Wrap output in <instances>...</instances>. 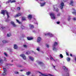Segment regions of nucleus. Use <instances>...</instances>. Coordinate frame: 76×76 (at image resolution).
<instances>
[{
	"instance_id": "1",
	"label": "nucleus",
	"mask_w": 76,
	"mask_h": 76,
	"mask_svg": "<svg viewBox=\"0 0 76 76\" xmlns=\"http://www.w3.org/2000/svg\"><path fill=\"white\" fill-rule=\"evenodd\" d=\"M5 13H6L7 15V18H9V14H8L7 11L6 10H4L2 11V12H1V13L2 14H3V15H5Z\"/></svg>"
},
{
	"instance_id": "2",
	"label": "nucleus",
	"mask_w": 76,
	"mask_h": 76,
	"mask_svg": "<svg viewBox=\"0 0 76 76\" xmlns=\"http://www.w3.org/2000/svg\"><path fill=\"white\" fill-rule=\"evenodd\" d=\"M50 15L52 19H55V14L54 13H51L50 14Z\"/></svg>"
},
{
	"instance_id": "3",
	"label": "nucleus",
	"mask_w": 76,
	"mask_h": 76,
	"mask_svg": "<svg viewBox=\"0 0 76 76\" xmlns=\"http://www.w3.org/2000/svg\"><path fill=\"white\" fill-rule=\"evenodd\" d=\"M16 1L15 0H9L8 1H7L6 3L7 4V3H16Z\"/></svg>"
},
{
	"instance_id": "4",
	"label": "nucleus",
	"mask_w": 76,
	"mask_h": 76,
	"mask_svg": "<svg viewBox=\"0 0 76 76\" xmlns=\"http://www.w3.org/2000/svg\"><path fill=\"white\" fill-rule=\"evenodd\" d=\"M57 5H54V10H55L56 12H58L59 11V10H58V9L57 8Z\"/></svg>"
},
{
	"instance_id": "5",
	"label": "nucleus",
	"mask_w": 76,
	"mask_h": 76,
	"mask_svg": "<svg viewBox=\"0 0 76 76\" xmlns=\"http://www.w3.org/2000/svg\"><path fill=\"white\" fill-rule=\"evenodd\" d=\"M64 3L62 2L61 3L60 5V7L61 8V9H63V7L64 6Z\"/></svg>"
},
{
	"instance_id": "6",
	"label": "nucleus",
	"mask_w": 76,
	"mask_h": 76,
	"mask_svg": "<svg viewBox=\"0 0 76 76\" xmlns=\"http://www.w3.org/2000/svg\"><path fill=\"white\" fill-rule=\"evenodd\" d=\"M20 56L21 57H22L23 59V60H26V56H25V55L24 54H22L20 55Z\"/></svg>"
},
{
	"instance_id": "7",
	"label": "nucleus",
	"mask_w": 76,
	"mask_h": 76,
	"mask_svg": "<svg viewBox=\"0 0 76 76\" xmlns=\"http://www.w3.org/2000/svg\"><path fill=\"white\" fill-rule=\"evenodd\" d=\"M11 23L13 27H16V25L15 23L13 21H11Z\"/></svg>"
},
{
	"instance_id": "8",
	"label": "nucleus",
	"mask_w": 76,
	"mask_h": 76,
	"mask_svg": "<svg viewBox=\"0 0 76 76\" xmlns=\"http://www.w3.org/2000/svg\"><path fill=\"white\" fill-rule=\"evenodd\" d=\"M49 35L51 37H53V35L51 33H49L47 34H45V35Z\"/></svg>"
},
{
	"instance_id": "9",
	"label": "nucleus",
	"mask_w": 76,
	"mask_h": 76,
	"mask_svg": "<svg viewBox=\"0 0 76 76\" xmlns=\"http://www.w3.org/2000/svg\"><path fill=\"white\" fill-rule=\"evenodd\" d=\"M72 11L73 12H72V14L73 15H76V11L74 9H73Z\"/></svg>"
},
{
	"instance_id": "10",
	"label": "nucleus",
	"mask_w": 76,
	"mask_h": 76,
	"mask_svg": "<svg viewBox=\"0 0 76 76\" xmlns=\"http://www.w3.org/2000/svg\"><path fill=\"white\" fill-rule=\"evenodd\" d=\"M41 38L40 37H38L37 38V42H39L41 41Z\"/></svg>"
},
{
	"instance_id": "11",
	"label": "nucleus",
	"mask_w": 76,
	"mask_h": 76,
	"mask_svg": "<svg viewBox=\"0 0 76 76\" xmlns=\"http://www.w3.org/2000/svg\"><path fill=\"white\" fill-rule=\"evenodd\" d=\"M52 49L53 51H57V49L56 48V46H52Z\"/></svg>"
},
{
	"instance_id": "12",
	"label": "nucleus",
	"mask_w": 76,
	"mask_h": 76,
	"mask_svg": "<svg viewBox=\"0 0 76 76\" xmlns=\"http://www.w3.org/2000/svg\"><path fill=\"white\" fill-rule=\"evenodd\" d=\"M45 3H46V2H44V3H40V6L41 7H42L44 6H45Z\"/></svg>"
},
{
	"instance_id": "13",
	"label": "nucleus",
	"mask_w": 76,
	"mask_h": 76,
	"mask_svg": "<svg viewBox=\"0 0 76 76\" xmlns=\"http://www.w3.org/2000/svg\"><path fill=\"white\" fill-rule=\"evenodd\" d=\"M29 26L30 27V29H33L34 28V25L32 24H29Z\"/></svg>"
},
{
	"instance_id": "14",
	"label": "nucleus",
	"mask_w": 76,
	"mask_h": 76,
	"mask_svg": "<svg viewBox=\"0 0 76 76\" xmlns=\"http://www.w3.org/2000/svg\"><path fill=\"white\" fill-rule=\"evenodd\" d=\"M58 42H55L54 43L53 46L54 47H56V46H57V45H58Z\"/></svg>"
},
{
	"instance_id": "15",
	"label": "nucleus",
	"mask_w": 76,
	"mask_h": 76,
	"mask_svg": "<svg viewBox=\"0 0 76 76\" xmlns=\"http://www.w3.org/2000/svg\"><path fill=\"white\" fill-rule=\"evenodd\" d=\"M21 15V13H19L18 14H17L15 15V18H17V17H18L19 16H20Z\"/></svg>"
},
{
	"instance_id": "16",
	"label": "nucleus",
	"mask_w": 76,
	"mask_h": 76,
	"mask_svg": "<svg viewBox=\"0 0 76 76\" xmlns=\"http://www.w3.org/2000/svg\"><path fill=\"white\" fill-rule=\"evenodd\" d=\"M13 46V48L14 49H17V48H18V46L17 45L14 44V45Z\"/></svg>"
},
{
	"instance_id": "17",
	"label": "nucleus",
	"mask_w": 76,
	"mask_h": 76,
	"mask_svg": "<svg viewBox=\"0 0 76 76\" xmlns=\"http://www.w3.org/2000/svg\"><path fill=\"white\" fill-rule=\"evenodd\" d=\"M2 42L4 44H5V43H7L8 42H9V41H6L5 40H3L2 41Z\"/></svg>"
},
{
	"instance_id": "18",
	"label": "nucleus",
	"mask_w": 76,
	"mask_h": 76,
	"mask_svg": "<svg viewBox=\"0 0 76 76\" xmlns=\"http://www.w3.org/2000/svg\"><path fill=\"white\" fill-rule=\"evenodd\" d=\"M32 16L31 15H29L28 16V18L29 20H31V19L32 18Z\"/></svg>"
},
{
	"instance_id": "19",
	"label": "nucleus",
	"mask_w": 76,
	"mask_h": 76,
	"mask_svg": "<svg viewBox=\"0 0 76 76\" xmlns=\"http://www.w3.org/2000/svg\"><path fill=\"white\" fill-rule=\"evenodd\" d=\"M28 40H32L33 39V37H27Z\"/></svg>"
},
{
	"instance_id": "20",
	"label": "nucleus",
	"mask_w": 76,
	"mask_h": 76,
	"mask_svg": "<svg viewBox=\"0 0 76 76\" xmlns=\"http://www.w3.org/2000/svg\"><path fill=\"white\" fill-rule=\"evenodd\" d=\"M3 61L2 59L0 57V63L1 64H3Z\"/></svg>"
},
{
	"instance_id": "21",
	"label": "nucleus",
	"mask_w": 76,
	"mask_h": 76,
	"mask_svg": "<svg viewBox=\"0 0 76 76\" xmlns=\"http://www.w3.org/2000/svg\"><path fill=\"white\" fill-rule=\"evenodd\" d=\"M11 35V33H8L7 34V37H10Z\"/></svg>"
},
{
	"instance_id": "22",
	"label": "nucleus",
	"mask_w": 76,
	"mask_h": 76,
	"mask_svg": "<svg viewBox=\"0 0 76 76\" xmlns=\"http://www.w3.org/2000/svg\"><path fill=\"white\" fill-rule=\"evenodd\" d=\"M70 5L71 6H73V1H71L70 3Z\"/></svg>"
},
{
	"instance_id": "23",
	"label": "nucleus",
	"mask_w": 76,
	"mask_h": 76,
	"mask_svg": "<svg viewBox=\"0 0 76 76\" xmlns=\"http://www.w3.org/2000/svg\"><path fill=\"white\" fill-rule=\"evenodd\" d=\"M29 59L31 60V61H34V58L31 57V56H30L29 57Z\"/></svg>"
},
{
	"instance_id": "24",
	"label": "nucleus",
	"mask_w": 76,
	"mask_h": 76,
	"mask_svg": "<svg viewBox=\"0 0 76 76\" xmlns=\"http://www.w3.org/2000/svg\"><path fill=\"white\" fill-rule=\"evenodd\" d=\"M63 69L65 70V71H67V70H68L67 69H66V68L65 66H63Z\"/></svg>"
},
{
	"instance_id": "25",
	"label": "nucleus",
	"mask_w": 76,
	"mask_h": 76,
	"mask_svg": "<svg viewBox=\"0 0 76 76\" xmlns=\"http://www.w3.org/2000/svg\"><path fill=\"white\" fill-rule=\"evenodd\" d=\"M30 74H31V72H26V75H29Z\"/></svg>"
},
{
	"instance_id": "26",
	"label": "nucleus",
	"mask_w": 76,
	"mask_h": 76,
	"mask_svg": "<svg viewBox=\"0 0 76 76\" xmlns=\"http://www.w3.org/2000/svg\"><path fill=\"white\" fill-rule=\"evenodd\" d=\"M16 21H17V23H19V24H21V22H20L19 20L16 19Z\"/></svg>"
},
{
	"instance_id": "27",
	"label": "nucleus",
	"mask_w": 76,
	"mask_h": 76,
	"mask_svg": "<svg viewBox=\"0 0 76 76\" xmlns=\"http://www.w3.org/2000/svg\"><path fill=\"white\" fill-rule=\"evenodd\" d=\"M36 50H37L38 51H40V48L37 47L36 49Z\"/></svg>"
},
{
	"instance_id": "28",
	"label": "nucleus",
	"mask_w": 76,
	"mask_h": 76,
	"mask_svg": "<svg viewBox=\"0 0 76 76\" xmlns=\"http://www.w3.org/2000/svg\"><path fill=\"white\" fill-rule=\"evenodd\" d=\"M66 60L68 61H69L70 60V58L68 57L66 58Z\"/></svg>"
},
{
	"instance_id": "29",
	"label": "nucleus",
	"mask_w": 76,
	"mask_h": 76,
	"mask_svg": "<svg viewBox=\"0 0 76 76\" xmlns=\"http://www.w3.org/2000/svg\"><path fill=\"white\" fill-rule=\"evenodd\" d=\"M38 64H43L42 62L40 61H38Z\"/></svg>"
},
{
	"instance_id": "30",
	"label": "nucleus",
	"mask_w": 76,
	"mask_h": 76,
	"mask_svg": "<svg viewBox=\"0 0 76 76\" xmlns=\"http://www.w3.org/2000/svg\"><path fill=\"white\" fill-rule=\"evenodd\" d=\"M59 57H61V58H63V55H62V54H60L59 56Z\"/></svg>"
},
{
	"instance_id": "31",
	"label": "nucleus",
	"mask_w": 76,
	"mask_h": 76,
	"mask_svg": "<svg viewBox=\"0 0 76 76\" xmlns=\"http://www.w3.org/2000/svg\"><path fill=\"white\" fill-rule=\"evenodd\" d=\"M21 28L22 29H25V27H24L23 26H21Z\"/></svg>"
},
{
	"instance_id": "32",
	"label": "nucleus",
	"mask_w": 76,
	"mask_h": 76,
	"mask_svg": "<svg viewBox=\"0 0 76 76\" xmlns=\"http://www.w3.org/2000/svg\"><path fill=\"white\" fill-rule=\"evenodd\" d=\"M61 15V13H58L57 14V16H60Z\"/></svg>"
},
{
	"instance_id": "33",
	"label": "nucleus",
	"mask_w": 76,
	"mask_h": 76,
	"mask_svg": "<svg viewBox=\"0 0 76 76\" xmlns=\"http://www.w3.org/2000/svg\"><path fill=\"white\" fill-rule=\"evenodd\" d=\"M3 75V76H5V75H6V72H4Z\"/></svg>"
},
{
	"instance_id": "34",
	"label": "nucleus",
	"mask_w": 76,
	"mask_h": 76,
	"mask_svg": "<svg viewBox=\"0 0 76 76\" xmlns=\"http://www.w3.org/2000/svg\"><path fill=\"white\" fill-rule=\"evenodd\" d=\"M3 70H4V72H6V68H4Z\"/></svg>"
},
{
	"instance_id": "35",
	"label": "nucleus",
	"mask_w": 76,
	"mask_h": 76,
	"mask_svg": "<svg viewBox=\"0 0 76 76\" xmlns=\"http://www.w3.org/2000/svg\"><path fill=\"white\" fill-rule=\"evenodd\" d=\"M20 7H18L17 8V10H20Z\"/></svg>"
},
{
	"instance_id": "36",
	"label": "nucleus",
	"mask_w": 76,
	"mask_h": 76,
	"mask_svg": "<svg viewBox=\"0 0 76 76\" xmlns=\"http://www.w3.org/2000/svg\"><path fill=\"white\" fill-rule=\"evenodd\" d=\"M23 47H24V48H27V46L26 45H23Z\"/></svg>"
},
{
	"instance_id": "37",
	"label": "nucleus",
	"mask_w": 76,
	"mask_h": 76,
	"mask_svg": "<svg viewBox=\"0 0 76 76\" xmlns=\"http://www.w3.org/2000/svg\"><path fill=\"white\" fill-rule=\"evenodd\" d=\"M4 55H5V56H7V53H4Z\"/></svg>"
},
{
	"instance_id": "38",
	"label": "nucleus",
	"mask_w": 76,
	"mask_h": 76,
	"mask_svg": "<svg viewBox=\"0 0 76 76\" xmlns=\"http://www.w3.org/2000/svg\"><path fill=\"white\" fill-rule=\"evenodd\" d=\"M22 20H25V18L24 17H22Z\"/></svg>"
},
{
	"instance_id": "39",
	"label": "nucleus",
	"mask_w": 76,
	"mask_h": 76,
	"mask_svg": "<svg viewBox=\"0 0 76 76\" xmlns=\"http://www.w3.org/2000/svg\"><path fill=\"white\" fill-rule=\"evenodd\" d=\"M49 47H50L49 45H46V47H47V48H49Z\"/></svg>"
},
{
	"instance_id": "40",
	"label": "nucleus",
	"mask_w": 76,
	"mask_h": 76,
	"mask_svg": "<svg viewBox=\"0 0 76 76\" xmlns=\"http://www.w3.org/2000/svg\"><path fill=\"white\" fill-rule=\"evenodd\" d=\"M15 74H18L19 73V72H15Z\"/></svg>"
},
{
	"instance_id": "41",
	"label": "nucleus",
	"mask_w": 76,
	"mask_h": 76,
	"mask_svg": "<svg viewBox=\"0 0 76 76\" xmlns=\"http://www.w3.org/2000/svg\"><path fill=\"white\" fill-rule=\"evenodd\" d=\"M50 60H53L54 58H53V57H51L50 58Z\"/></svg>"
},
{
	"instance_id": "42",
	"label": "nucleus",
	"mask_w": 76,
	"mask_h": 76,
	"mask_svg": "<svg viewBox=\"0 0 76 76\" xmlns=\"http://www.w3.org/2000/svg\"><path fill=\"white\" fill-rule=\"evenodd\" d=\"M19 67H23V66H22V65H19Z\"/></svg>"
},
{
	"instance_id": "43",
	"label": "nucleus",
	"mask_w": 76,
	"mask_h": 76,
	"mask_svg": "<svg viewBox=\"0 0 76 76\" xmlns=\"http://www.w3.org/2000/svg\"><path fill=\"white\" fill-rule=\"evenodd\" d=\"M29 52H27L26 53V54L28 55L29 54Z\"/></svg>"
},
{
	"instance_id": "44",
	"label": "nucleus",
	"mask_w": 76,
	"mask_h": 76,
	"mask_svg": "<svg viewBox=\"0 0 76 76\" xmlns=\"http://www.w3.org/2000/svg\"><path fill=\"white\" fill-rule=\"evenodd\" d=\"M66 56H69V54L68 53H67V52H66Z\"/></svg>"
},
{
	"instance_id": "45",
	"label": "nucleus",
	"mask_w": 76,
	"mask_h": 76,
	"mask_svg": "<svg viewBox=\"0 0 76 76\" xmlns=\"http://www.w3.org/2000/svg\"><path fill=\"white\" fill-rule=\"evenodd\" d=\"M73 20H76V18H73Z\"/></svg>"
},
{
	"instance_id": "46",
	"label": "nucleus",
	"mask_w": 76,
	"mask_h": 76,
	"mask_svg": "<svg viewBox=\"0 0 76 76\" xmlns=\"http://www.w3.org/2000/svg\"><path fill=\"white\" fill-rule=\"evenodd\" d=\"M56 23H57V24H59V23H60V22H56Z\"/></svg>"
},
{
	"instance_id": "47",
	"label": "nucleus",
	"mask_w": 76,
	"mask_h": 76,
	"mask_svg": "<svg viewBox=\"0 0 76 76\" xmlns=\"http://www.w3.org/2000/svg\"><path fill=\"white\" fill-rule=\"evenodd\" d=\"M1 28H2V29H4V27H1Z\"/></svg>"
},
{
	"instance_id": "48",
	"label": "nucleus",
	"mask_w": 76,
	"mask_h": 76,
	"mask_svg": "<svg viewBox=\"0 0 76 76\" xmlns=\"http://www.w3.org/2000/svg\"><path fill=\"white\" fill-rule=\"evenodd\" d=\"M4 60L5 61H6V58H4Z\"/></svg>"
},
{
	"instance_id": "49",
	"label": "nucleus",
	"mask_w": 76,
	"mask_h": 76,
	"mask_svg": "<svg viewBox=\"0 0 76 76\" xmlns=\"http://www.w3.org/2000/svg\"><path fill=\"white\" fill-rule=\"evenodd\" d=\"M69 73H67L66 76H69Z\"/></svg>"
},
{
	"instance_id": "50",
	"label": "nucleus",
	"mask_w": 76,
	"mask_h": 76,
	"mask_svg": "<svg viewBox=\"0 0 76 76\" xmlns=\"http://www.w3.org/2000/svg\"><path fill=\"white\" fill-rule=\"evenodd\" d=\"M68 20H70V18H68Z\"/></svg>"
},
{
	"instance_id": "51",
	"label": "nucleus",
	"mask_w": 76,
	"mask_h": 76,
	"mask_svg": "<svg viewBox=\"0 0 76 76\" xmlns=\"http://www.w3.org/2000/svg\"><path fill=\"white\" fill-rule=\"evenodd\" d=\"M70 56L71 57H72V54L70 53Z\"/></svg>"
},
{
	"instance_id": "52",
	"label": "nucleus",
	"mask_w": 76,
	"mask_h": 76,
	"mask_svg": "<svg viewBox=\"0 0 76 76\" xmlns=\"http://www.w3.org/2000/svg\"><path fill=\"white\" fill-rule=\"evenodd\" d=\"M20 71L21 72H23V70H20Z\"/></svg>"
},
{
	"instance_id": "53",
	"label": "nucleus",
	"mask_w": 76,
	"mask_h": 76,
	"mask_svg": "<svg viewBox=\"0 0 76 76\" xmlns=\"http://www.w3.org/2000/svg\"><path fill=\"white\" fill-rule=\"evenodd\" d=\"M36 1H38L37 0H36ZM40 0V1H43V0Z\"/></svg>"
},
{
	"instance_id": "54",
	"label": "nucleus",
	"mask_w": 76,
	"mask_h": 76,
	"mask_svg": "<svg viewBox=\"0 0 76 76\" xmlns=\"http://www.w3.org/2000/svg\"><path fill=\"white\" fill-rule=\"evenodd\" d=\"M75 61H76V58H75Z\"/></svg>"
},
{
	"instance_id": "55",
	"label": "nucleus",
	"mask_w": 76,
	"mask_h": 76,
	"mask_svg": "<svg viewBox=\"0 0 76 76\" xmlns=\"http://www.w3.org/2000/svg\"><path fill=\"white\" fill-rule=\"evenodd\" d=\"M53 60L54 61H56V60H54V59Z\"/></svg>"
},
{
	"instance_id": "56",
	"label": "nucleus",
	"mask_w": 76,
	"mask_h": 76,
	"mask_svg": "<svg viewBox=\"0 0 76 76\" xmlns=\"http://www.w3.org/2000/svg\"><path fill=\"white\" fill-rule=\"evenodd\" d=\"M33 32H34V33L35 32V31H33Z\"/></svg>"
},
{
	"instance_id": "57",
	"label": "nucleus",
	"mask_w": 76,
	"mask_h": 76,
	"mask_svg": "<svg viewBox=\"0 0 76 76\" xmlns=\"http://www.w3.org/2000/svg\"><path fill=\"white\" fill-rule=\"evenodd\" d=\"M36 24L37 25H38V23H36Z\"/></svg>"
},
{
	"instance_id": "58",
	"label": "nucleus",
	"mask_w": 76,
	"mask_h": 76,
	"mask_svg": "<svg viewBox=\"0 0 76 76\" xmlns=\"http://www.w3.org/2000/svg\"><path fill=\"white\" fill-rule=\"evenodd\" d=\"M54 69H55V66H53Z\"/></svg>"
},
{
	"instance_id": "59",
	"label": "nucleus",
	"mask_w": 76,
	"mask_h": 76,
	"mask_svg": "<svg viewBox=\"0 0 76 76\" xmlns=\"http://www.w3.org/2000/svg\"><path fill=\"white\" fill-rule=\"evenodd\" d=\"M7 19H6V22H7Z\"/></svg>"
},
{
	"instance_id": "60",
	"label": "nucleus",
	"mask_w": 76,
	"mask_h": 76,
	"mask_svg": "<svg viewBox=\"0 0 76 76\" xmlns=\"http://www.w3.org/2000/svg\"><path fill=\"white\" fill-rule=\"evenodd\" d=\"M10 66H12V64H10Z\"/></svg>"
},
{
	"instance_id": "61",
	"label": "nucleus",
	"mask_w": 76,
	"mask_h": 76,
	"mask_svg": "<svg viewBox=\"0 0 76 76\" xmlns=\"http://www.w3.org/2000/svg\"><path fill=\"white\" fill-rule=\"evenodd\" d=\"M12 62H13V60H12Z\"/></svg>"
},
{
	"instance_id": "62",
	"label": "nucleus",
	"mask_w": 76,
	"mask_h": 76,
	"mask_svg": "<svg viewBox=\"0 0 76 76\" xmlns=\"http://www.w3.org/2000/svg\"><path fill=\"white\" fill-rule=\"evenodd\" d=\"M1 7V5H0V7Z\"/></svg>"
},
{
	"instance_id": "63",
	"label": "nucleus",
	"mask_w": 76,
	"mask_h": 76,
	"mask_svg": "<svg viewBox=\"0 0 76 76\" xmlns=\"http://www.w3.org/2000/svg\"><path fill=\"white\" fill-rule=\"evenodd\" d=\"M32 76H34V75H32Z\"/></svg>"
},
{
	"instance_id": "64",
	"label": "nucleus",
	"mask_w": 76,
	"mask_h": 76,
	"mask_svg": "<svg viewBox=\"0 0 76 76\" xmlns=\"http://www.w3.org/2000/svg\"><path fill=\"white\" fill-rule=\"evenodd\" d=\"M68 72H69V71H68Z\"/></svg>"
}]
</instances>
